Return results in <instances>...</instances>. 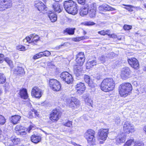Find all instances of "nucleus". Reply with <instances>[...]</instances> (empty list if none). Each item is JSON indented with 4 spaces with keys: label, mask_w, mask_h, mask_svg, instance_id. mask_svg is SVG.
<instances>
[{
    "label": "nucleus",
    "mask_w": 146,
    "mask_h": 146,
    "mask_svg": "<svg viewBox=\"0 0 146 146\" xmlns=\"http://www.w3.org/2000/svg\"><path fill=\"white\" fill-rule=\"evenodd\" d=\"M115 86V82L112 78H108L104 79L101 84V90L105 92L111 91Z\"/></svg>",
    "instance_id": "nucleus-1"
},
{
    "label": "nucleus",
    "mask_w": 146,
    "mask_h": 146,
    "mask_svg": "<svg viewBox=\"0 0 146 146\" xmlns=\"http://www.w3.org/2000/svg\"><path fill=\"white\" fill-rule=\"evenodd\" d=\"M132 89L131 84L129 83H123L121 84L119 87L120 95L122 97H125L130 93Z\"/></svg>",
    "instance_id": "nucleus-2"
},
{
    "label": "nucleus",
    "mask_w": 146,
    "mask_h": 146,
    "mask_svg": "<svg viewBox=\"0 0 146 146\" xmlns=\"http://www.w3.org/2000/svg\"><path fill=\"white\" fill-rule=\"evenodd\" d=\"M95 131L92 129H88L84 134V137L86 139L88 143L93 146L96 145Z\"/></svg>",
    "instance_id": "nucleus-3"
},
{
    "label": "nucleus",
    "mask_w": 146,
    "mask_h": 146,
    "mask_svg": "<svg viewBox=\"0 0 146 146\" xmlns=\"http://www.w3.org/2000/svg\"><path fill=\"white\" fill-rule=\"evenodd\" d=\"M49 85L50 87L54 91H59L61 88L60 82L55 79H50L49 80Z\"/></svg>",
    "instance_id": "nucleus-4"
},
{
    "label": "nucleus",
    "mask_w": 146,
    "mask_h": 146,
    "mask_svg": "<svg viewBox=\"0 0 146 146\" xmlns=\"http://www.w3.org/2000/svg\"><path fill=\"white\" fill-rule=\"evenodd\" d=\"M60 77L68 84H70L73 81L72 75L67 72H62L60 75Z\"/></svg>",
    "instance_id": "nucleus-5"
},
{
    "label": "nucleus",
    "mask_w": 146,
    "mask_h": 146,
    "mask_svg": "<svg viewBox=\"0 0 146 146\" xmlns=\"http://www.w3.org/2000/svg\"><path fill=\"white\" fill-rule=\"evenodd\" d=\"M12 5L11 0H0V10L10 7Z\"/></svg>",
    "instance_id": "nucleus-6"
},
{
    "label": "nucleus",
    "mask_w": 146,
    "mask_h": 146,
    "mask_svg": "<svg viewBox=\"0 0 146 146\" xmlns=\"http://www.w3.org/2000/svg\"><path fill=\"white\" fill-rule=\"evenodd\" d=\"M123 129L125 132L128 133L133 132L135 130L133 125L128 121H126L125 123Z\"/></svg>",
    "instance_id": "nucleus-7"
},
{
    "label": "nucleus",
    "mask_w": 146,
    "mask_h": 146,
    "mask_svg": "<svg viewBox=\"0 0 146 146\" xmlns=\"http://www.w3.org/2000/svg\"><path fill=\"white\" fill-rule=\"evenodd\" d=\"M108 129H100L99 130L98 139L103 141L106 140L108 136Z\"/></svg>",
    "instance_id": "nucleus-8"
},
{
    "label": "nucleus",
    "mask_w": 146,
    "mask_h": 146,
    "mask_svg": "<svg viewBox=\"0 0 146 146\" xmlns=\"http://www.w3.org/2000/svg\"><path fill=\"white\" fill-rule=\"evenodd\" d=\"M61 115V112L57 109L53 110L50 114V118L51 120L54 121H57L60 117Z\"/></svg>",
    "instance_id": "nucleus-9"
},
{
    "label": "nucleus",
    "mask_w": 146,
    "mask_h": 146,
    "mask_svg": "<svg viewBox=\"0 0 146 146\" xmlns=\"http://www.w3.org/2000/svg\"><path fill=\"white\" fill-rule=\"evenodd\" d=\"M76 61L77 64H80L82 65L84 62L85 57L83 52H81L76 56Z\"/></svg>",
    "instance_id": "nucleus-10"
},
{
    "label": "nucleus",
    "mask_w": 146,
    "mask_h": 146,
    "mask_svg": "<svg viewBox=\"0 0 146 146\" xmlns=\"http://www.w3.org/2000/svg\"><path fill=\"white\" fill-rule=\"evenodd\" d=\"M76 90H77V92L80 95L82 94L86 89V87L84 84L80 82L77 84L75 86Z\"/></svg>",
    "instance_id": "nucleus-11"
},
{
    "label": "nucleus",
    "mask_w": 146,
    "mask_h": 146,
    "mask_svg": "<svg viewBox=\"0 0 146 146\" xmlns=\"http://www.w3.org/2000/svg\"><path fill=\"white\" fill-rule=\"evenodd\" d=\"M32 95L36 98H39L42 95V90L38 88L35 87L32 90Z\"/></svg>",
    "instance_id": "nucleus-12"
},
{
    "label": "nucleus",
    "mask_w": 146,
    "mask_h": 146,
    "mask_svg": "<svg viewBox=\"0 0 146 146\" xmlns=\"http://www.w3.org/2000/svg\"><path fill=\"white\" fill-rule=\"evenodd\" d=\"M131 71L129 68L125 67L123 68L121 74V76L125 78H128L130 77Z\"/></svg>",
    "instance_id": "nucleus-13"
},
{
    "label": "nucleus",
    "mask_w": 146,
    "mask_h": 146,
    "mask_svg": "<svg viewBox=\"0 0 146 146\" xmlns=\"http://www.w3.org/2000/svg\"><path fill=\"white\" fill-rule=\"evenodd\" d=\"M128 63L129 65L134 69H137L139 68V64L137 60L135 58H133L129 59L128 60Z\"/></svg>",
    "instance_id": "nucleus-14"
},
{
    "label": "nucleus",
    "mask_w": 146,
    "mask_h": 146,
    "mask_svg": "<svg viewBox=\"0 0 146 146\" xmlns=\"http://www.w3.org/2000/svg\"><path fill=\"white\" fill-rule=\"evenodd\" d=\"M80 102L79 101L75 98H72L70 100L69 106L71 108H77L80 105Z\"/></svg>",
    "instance_id": "nucleus-15"
},
{
    "label": "nucleus",
    "mask_w": 146,
    "mask_h": 146,
    "mask_svg": "<svg viewBox=\"0 0 146 146\" xmlns=\"http://www.w3.org/2000/svg\"><path fill=\"white\" fill-rule=\"evenodd\" d=\"M80 64H77L74 67V73L77 77H78L81 74V71L82 70V66Z\"/></svg>",
    "instance_id": "nucleus-16"
},
{
    "label": "nucleus",
    "mask_w": 146,
    "mask_h": 146,
    "mask_svg": "<svg viewBox=\"0 0 146 146\" xmlns=\"http://www.w3.org/2000/svg\"><path fill=\"white\" fill-rule=\"evenodd\" d=\"M75 3L72 0L65 1L64 3V6L66 11H69L70 8L74 6Z\"/></svg>",
    "instance_id": "nucleus-17"
},
{
    "label": "nucleus",
    "mask_w": 146,
    "mask_h": 146,
    "mask_svg": "<svg viewBox=\"0 0 146 146\" xmlns=\"http://www.w3.org/2000/svg\"><path fill=\"white\" fill-rule=\"evenodd\" d=\"M89 7L88 4H85L83 7H82L80 12V15L82 16H84L86 15L88 13Z\"/></svg>",
    "instance_id": "nucleus-18"
},
{
    "label": "nucleus",
    "mask_w": 146,
    "mask_h": 146,
    "mask_svg": "<svg viewBox=\"0 0 146 146\" xmlns=\"http://www.w3.org/2000/svg\"><path fill=\"white\" fill-rule=\"evenodd\" d=\"M31 140L34 143H37L41 141V137L38 134L33 135L31 136Z\"/></svg>",
    "instance_id": "nucleus-19"
},
{
    "label": "nucleus",
    "mask_w": 146,
    "mask_h": 146,
    "mask_svg": "<svg viewBox=\"0 0 146 146\" xmlns=\"http://www.w3.org/2000/svg\"><path fill=\"white\" fill-rule=\"evenodd\" d=\"M116 140L117 144L124 143L125 141V136L124 134L122 133V134L119 135L116 138Z\"/></svg>",
    "instance_id": "nucleus-20"
},
{
    "label": "nucleus",
    "mask_w": 146,
    "mask_h": 146,
    "mask_svg": "<svg viewBox=\"0 0 146 146\" xmlns=\"http://www.w3.org/2000/svg\"><path fill=\"white\" fill-rule=\"evenodd\" d=\"M96 4L95 3H93L91 5V6L92 9H90V11L89 15L91 18L95 17L96 15V7H95Z\"/></svg>",
    "instance_id": "nucleus-21"
},
{
    "label": "nucleus",
    "mask_w": 146,
    "mask_h": 146,
    "mask_svg": "<svg viewBox=\"0 0 146 146\" xmlns=\"http://www.w3.org/2000/svg\"><path fill=\"white\" fill-rule=\"evenodd\" d=\"M77 4L75 3L74 6L70 8L69 11H66V12L68 13L71 14L73 15H74L76 14L77 13L78 9L77 8Z\"/></svg>",
    "instance_id": "nucleus-22"
},
{
    "label": "nucleus",
    "mask_w": 146,
    "mask_h": 146,
    "mask_svg": "<svg viewBox=\"0 0 146 146\" xmlns=\"http://www.w3.org/2000/svg\"><path fill=\"white\" fill-rule=\"evenodd\" d=\"M19 93L20 96L22 98L24 99H26L28 98V96L26 89H23L20 90Z\"/></svg>",
    "instance_id": "nucleus-23"
},
{
    "label": "nucleus",
    "mask_w": 146,
    "mask_h": 146,
    "mask_svg": "<svg viewBox=\"0 0 146 146\" xmlns=\"http://www.w3.org/2000/svg\"><path fill=\"white\" fill-rule=\"evenodd\" d=\"M52 6L55 12L59 13L61 11L62 9L61 8L60 5L57 2H56L54 3L53 4Z\"/></svg>",
    "instance_id": "nucleus-24"
},
{
    "label": "nucleus",
    "mask_w": 146,
    "mask_h": 146,
    "mask_svg": "<svg viewBox=\"0 0 146 146\" xmlns=\"http://www.w3.org/2000/svg\"><path fill=\"white\" fill-rule=\"evenodd\" d=\"M21 118L19 115H16L11 117L10 119L12 123L14 124L17 123Z\"/></svg>",
    "instance_id": "nucleus-25"
},
{
    "label": "nucleus",
    "mask_w": 146,
    "mask_h": 146,
    "mask_svg": "<svg viewBox=\"0 0 146 146\" xmlns=\"http://www.w3.org/2000/svg\"><path fill=\"white\" fill-rule=\"evenodd\" d=\"M14 72L17 75H22L24 73L23 68L20 67H17L15 69Z\"/></svg>",
    "instance_id": "nucleus-26"
},
{
    "label": "nucleus",
    "mask_w": 146,
    "mask_h": 146,
    "mask_svg": "<svg viewBox=\"0 0 146 146\" xmlns=\"http://www.w3.org/2000/svg\"><path fill=\"white\" fill-rule=\"evenodd\" d=\"M35 6L36 7L38 11H40V9L42 8H44L45 5H44V3L40 1H36L35 2Z\"/></svg>",
    "instance_id": "nucleus-27"
},
{
    "label": "nucleus",
    "mask_w": 146,
    "mask_h": 146,
    "mask_svg": "<svg viewBox=\"0 0 146 146\" xmlns=\"http://www.w3.org/2000/svg\"><path fill=\"white\" fill-rule=\"evenodd\" d=\"M98 64L96 60H92L86 63V68L88 69H89L91 68L94 66Z\"/></svg>",
    "instance_id": "nucleus-28"
},
{
    "label": "nucleus",
    "mask_w": 146,
    "mask_h": 146,
    "mask_svg": "<svg viewBox=\"0 0 146 146\" xmlns=\"http://www.w3.org/2000/svg\"><path fill=\"white\" fill-rule=\"evenodd\" d=\"M89 95L88 94H85L83 96V98L85 102L88 103L90 105H91L92 103V101L89 98Z\"/></svg>",
    "instance_id": "nucleus-29"
},
{
    "label": "nucleus",
    "mask_w": 146,
    "mask_h": 146,
    "mask_svg": "<svg viewBox=\"0 0 146 146\" xmlns=\"http://www.w3.org/2000/svg\"><path fill=\"white\" fill-rule=\"evenodd\" d=\"M9 141L12 142L14 144H17L19 143L20 139L15 137L12 136L9 139Z\"/></svg>",
    "instance_id": "nucleus-30"
},
{
    "label": "nucleus",
    "mask_w": 146,
    "mask_h": 146,
    "mask_svg": "<svg viewBox=\"0 0 146 146\" xmlns=\"http://www.w3.org/2000/svg\"><path fill=\"white\" fill-rule=\"evenodd\" d=\"M75 30V28H74L73 29L67 28L64 30V33H67L69 35H73L74 33Z\"/></svg>",
    "instance_id": "nucleus-31"
},
{
    "label": "nucleus",
    "mask_w": 146,
    "mask_h": 146,
    "mask_svg": "<svg viewBox=\"0 0 146 146\" xmlns=\"http://www.w3.org/2000/svg\"><path fill=\"white\" fill-rule=\"evenodd\" d=\"M123 5L126 6L125 7H124V8L125 9L129 11H133V10L132 9L133 8H139V7H135L130 5Z\"/></svg>",
    "instance_id": "nucleus-32"
},
{
    "label": "nucleus",
    "mask_w": 146,
    "mask_h": 146,
    "mask_svg": "<svg viewBox=\"0 0 146 146\" xmlns=\"http://www.w3.org/2000/svg\"><path fill=\"white\" fill-rule=\"evenodd\" d=\"M39 37L37 35H35L33 37L31 43L32 44H36V42L39 40Z\"/></svg>",
    "instance_id": "nucleus-33"
},
{
    "label": "nucleus",
    "mask_w": 146,
    "mask_h": 146,
    "mask_svg": "<svg viewBox=\"0 0 146 146\" xmlns=\"http://www.w3.org/2000/svg\"><path fill=\"white\" fill-rule=\"evenodd\" d=\"M104 7L105 10V11H113L115 10V8L111 7L106 4H104Z\"/></svg>",
    "instance_id": "nucleus-34"
},
{
    "label": "nucleus",
    "mask_w": 146,
    "mask_h": 146,
    "mask_svg": "<svg viewBox=\"0 0 146 146\" xmlns=\"http://www.w3.org/2000/svg\"><path fill=\"white\" fill-rule=\"evenodd\" d=\"M48 15L49 18H57V16L56 14H55L54 12H52L51 11L49 12Z\"/></svg>",
    "instance_id": "nucleus-35"
},
{
    "label": "nucleus",
    "mask_w": 146,
    "mask_h": 146,
    "mask_svg": "<svg viewBox=\"0 0 146 146\" xmlns=\"http://www.w3.org/2000/svg\"><path fill=\"white\" fill-rule=\"evenodd\" d=\"M115 54L113 52H111L106 53L105 57L106 58H112L115 56Z\"/></svg>",
    "instance_id": "nucleus-36"
},
{
    "label": "nucleus",
    "mask_w": 146,
    "mask_h": 146,
    "mask_svg": "<svg viewBox=\"0 0 146 146\" xmlns=\"http://www.w3.org/2000/svg\"><path fill=\"white\" fill-rule=\"evenodd\" d=\"M88 86L91 88L94 89V87L96 86V84L94 83L93 81L91 80L90 82L88 83Z\"/></svg>",
    "instance_id": "nucleus-37"
},
{
    "label": "nucleus",
    "mask_w": 146,
    "mask_h": 146,
    "mask_svg": "<svg viewBox=\"0 0 146 146\" xmlns=\"http://www.w3.org/2000/svg\"><path fill=\"white\" fill-rule=\"evenodd\" d=\"M6 80V78L3 74H0V84L4 83Z\"/></svg>",
    "instance_id": "nucleus-38"
},
{
    "label": "nucleus",
    "mask_w": 146,
    "mask_h": 146,
    "mask_svg": "<svg viewBox=\"0 0 146 146\" xmlns=\"http://www.w3.org/2000/svg\"><path fill=\"white\" fill-rule=\"evenodd\" d=\"M5 122V119L2 115H0V124L3 125Z\"/></svg>",
    "instance_id": "nucleus-39"
},
{
    "label": "nucleus",
    "mask_w": 146,
    "mask_h": 146,
    "mask_svg": "<svg viewBox=\"0 0 146 146\" xmlns=\"http://www.w3.org/2000/svg\"><path fill=\"white\" fill-rule=\"evenodd\" d=\"M42 56H48L50 55V53L48 51H45L43 52H41Z\"/></svg>",
    "instance_id": "nucleus-40"
},
{
    "label": "nucleus",
    "mask_w": 146,
    "mask_h": 146,
    "mask_svg": "<svg viewBox=\"0 0 146 146\" xmlns=\"http://www.w3.org/2000/svg\"><path fill=\"white\" fill-rule=\"evenodd\" d=\"M22 128H23V127L20 125H17L15 129V132L16 133V132L19 131Z\"/></svg>",
    "instance_id": "nucleus-41"
},
{
    "label": "nucleus",
    "mask_w": 146,
    "mask_h": 146,
    "mask_svg": "<svg viewBox=\"0 0 146 146\" xmlns=\"http://www.w3.org/2000/svg\"><path fill=\"white\" fill-rule=\"evenodd\" d=\"M5 61L9 64L10 67L12 66V62L9 58H6L5 59Z\"/></svg>",
    "instance_id": "nucleus-42"
},
{
    "label": "nucleus",
    "mask_w": 146,
    "mask_h": 146,
    "mask_svg": "<svg viewBox=\"0 0 146 146\" xmlns=\"http://www.w3.org/2000/svg\"><path fill=\"white\" fill-rule=\"evenodd\" d=\"M84 79L85 82L88 83L91 80H90V77L87 75H85L84 76Z\"/></svg>",
    "instance_id": "nucleus-43"
},
{
    "label": "nucleus",
    "mask_w": 146,
    "mask_h": 146,
    "mask_svg": "<svg viewBox=\"0 0 146 146\" xmlns=\"http://www.w3.org/2000/svg\"><path fill=\"white\" fill-rule=\"evenodd\" d=\"M133 146H144V144L142 142L137 141L135 142Z\"/></svg>",
    "instance_id": "nucleus-44"
},
{
    "label": "nucleus",
    "mask_w": 146,
    "mask_h": 146,
    "mask_svg": "<svg viewBox=\"0 0 146 146\" xmlns=\"http://www.w3.org/2000/svg\"><path fill=\"white\" fill-rule=\"evenodd\" d=\"M17 48L18 50L20 51H23L26 50L25 47L22 45H19L17 46Z\"/></svg>",
    "instance_id": "nucleus-45"
},
{
    "label": "nucleus",
    "mask_w": 146,
    "mask_h": 146,
    "mask_svg": "<svg viewBox=\"0 0 146 146\" xmlns=\"http://www.w3.org/2000/svg\"><path fill=\"white\" fill-rule=\"evenodd\" d=\"M98 59L102 63H104L105 61V57L104 55H102L99 57Z\"/></svg>",
    "instance_id": "nucleus-46"
},
{
    "label": "nucleus",
    "mask_w": 146,
    "mask_h": 146,
    "mask_svg": "<svg viewBox=\"0 0 146 146\" xmlns=\"http://www.w3.org/2000/svg\"><path fill=\"white\" fill-rule=\"evenodd\" d=\"M42 56V54H41V52H40L35 55L34 56L33 58L34 59H37L38 58H40Z\"/></svg>",
    "instance_id": "nucleus-47"
},
{
    "label": "nucleus",
    "mask_w": 146,
    "mask_h": 146,
    "mask_svg": "<svg viewBox=\"0 0 146 146\" xmlns=\"http://www.w3.org/2000/svg\"><path fill=\"white\" fill-rule=\"evenodd\" d=\"M124 29L125 30H129L132 28V26L125 25L123 27Z\"/></svg>",
    "instance_id": "nucleus-48"
},
{
    "label": "nucleus",
    "mask_w": 146,
    "mask_h": 146,
    "mask_svg": "<svg viewBox=\"0 0 146 146\" xmlns=\"http://www.w3.org/2000/svg\"><path fill=\"white\" fill-rule=\"evenodd\" d=\"M84 25L88 26L92 25H95V24L93 22L88 21L84 23Z\"/></svg>",
    "instance_id": "nucleus-49"
},
{
    "label": "nucleus",
    "mask_w": 146,
    "mask_h": 146,
    "mask_svg": "<svg viewBox=\"0 0 146 146\" xmlns=\"http://www.w3.org/2000/svg\"><path fill=\"white\" fill-rule=\"evenodd\" d=\"M98 34H101V35H105L106 34L108 35V33H109L108 31H105L104 30L102 31H99V32H98Z\"/></svg>",
    "instance_id": "nucleus-50"
},
{
    "label": "nucleus",
    "mask_w": 146,
    "mask_h": 146,
    "mask_svg": "<svg viewBox=\"0 0 146 146\" xmlns=\"http://www.w3.org/2000/svg\"><path fill=\"white\" fill-rule=\"evenodd\" d=\"M64 125L68 127H70L72 125V123L71 121H68L66 123H63Z\"/></svg>",
    "instance_id": "nucleus-51"
},
{
    "label": "nucleus",
    "mask_w": 146,
    "mask_h": 146,
    "mask_svg": "<svg viewBox=\"0 0 146 146\" xmlns=\"http://www.w3.org/2000/svg\"><path fill=\"white\" fill-rule=\"evenodd\" d=\"M40 9V11H40L41 12H42V13H46V11L47 10V8L46 6H45L44 8L43 9V8H42L41 9Z\"/></svg>",
    "instance_id": "nucleus-52"
},
{
    "label": "nucleus",
    "mask_w": 146,
    "mask_h": 146,
    "mask_svg": "<svg viewBox=\"0 0 146 146\" xmlns=\"http://www.w3.org/2000/svg\"><path fill=\"white\" fill-rule=\"evenodd\" d=\"M134 142L133 139H130L128 141L126 142L127 144L129 146L131 145V144Z\"/></svg>",
    "instance_id": "nucleus-53"
},
{
    "label": "nucleus",
    "mask_w": 146,
    "mask_h": 146,
    "mask_svg": "<svg viewBox=\"0 0 146 146\" xmlns=\"http://www.w3.org/2000/svg\"><path fill=\"white\" fill-rule=\"evenodd\" d=\"M115 121L116 124H118L120 123V118L119 117H116L115 119Z\"/></svg>",
    "instance_id": "nucleus-54"
},
{
    "label": "nucleus",
    "mask_w": 146,
    "mask_h": 146,
    "mask_svg": "<svg viewBox=\"0 0 146 146\" xmlns=\"http://www.w3.org/2000/svg\"><path fill=\"white\" fill-rule=\"evenodd\" d=\"M104 4H103L102 5L98 7L99 10L101 11H105L104 7Z\"/></svg>",
    "instance_id": "nucleus-55"
},
{
    "label": "nucleus",
    "mask_w": 146,
    "mask_h": 146,
    "mask_svg": "<svg viewBox=\"0 0 146 146\" xmlns=\"http://www.w3.org/2000/svg\"><path fill=\"white\" fill-rule=\"evenodd\" d=\"M78 3L80 4L84 5L86 0H77Z\"/></svg>",
    "instance_id": "nucleus-56"
},
{
    "label": "nucleus",
    "mask_w": 146,
    "mask_h": 146,
    "mask_svg": "<svg viewBox=\"0 0 146 146\" xmlns=\"http://www.w3.org/2000/svg\"><path fill=\"white\" fill-rule=\"evenodd\" d=\"M4 88L5 90L7 91L9 88V86L8 83H6L4 84Z\"/></svg>",
    "instance_id": "nucleus-57"
},
{
    "label": "nucleus",
    "mask_w": 146,
    "mask_h": 146,
    "mask_svg": "<svg viewBox=\"0 0 146 146\" xmlns=\"http://www.w3.org/2000/svg\"><path fill=\"white\" fill-rule=\"evenodd\" d=\"M28 115V117L29 118H32L33 117V113L31 112H30L29 113Z\"/></svg>",
    "instance_id": "nucleus-58"
},
{
    "label": "nucleus",
    "mask_w": 146,
    "mask_h": 146,
    "mask_svg": "<svg viewBox=\"0 0 146 146\" xmlns=\"http://www.w3.org/2000/svg\"><path fill=\"white\" fill-rule=\"evenodd\" d=\"M31 40V38L29 37H27L25 39H24V41L29 42Z\"/></svg>",
    "instance_id": "nucleus-59"
},
{
    "label": "nucleus",
    "mask_w": 146,
    "mask_h": 146,
    "mask_svg": "<svg viewBox=\"0 0 146 146\" xmlns=\"http://www.w3.org/2000/svg\"><path fill=\"white\" fill-rule=\"evenodd\" d=\"M24 131H25V130H24V129H23V128H22V129H21L19 131H18L17 132H16V133L17 134V135H19L20 134V133H22V132Z\"/></svg>",
    "instance_id": "nucleus-60"
},
{
    "label": "nucleus",
    "mask_w": 146,
    "mask_h": 146,
    "mask_svg": "<svg viewBox=\"0 0 146 146\" xmlns=\"http://www.w3.org/2000/svg\"><path fill=\"white\" fill-rule=\"evenodd\" d=\"M64 44H61V45H59V46H58L56 47H55V49H57V50H58V49H60V48H61V47H62V46H63Z\"/></svg>",
    "instance_id": "nucleus-61"
},
{
    "label": "nucleus",
    "mask_w": 146,
    "mask_h": 146,
    "mask_svg": "<svg viewBox=\"0 0 146 146\" xmlns=\"http://www.w3.org/2000/svg\"><path fill=\"white\" fill-rule=\"evenodd\" d=\"M26 134V133L25 131H24L22 132V133H21L20 134H19V135H21L22 136H24Z\"/></svg>",
    "instance_id": "nucleus-62"
},
{
    "label": "nucleus",
    "mask_w": 146,
    "mask_h": 146,
    "mask_svg": "<svg viewBox=\"0 0 146 146\" xmlns=\"http://www.w3.org/2000/svg\"><path fill=\"white\" fill-rule=\"evenodd\" d=\"M73 40L75 42H78L80 41V39L79 38H73Z\"/></svg>",
    "instance_id": "nucleus-63"
},
{
    "label": "nucleus",
    "mask_w": 146,
    "mask_h": 146,
    "mask_svg": "<svg viewBox=\"0 0 146 146\" xmlns=\"http://www.w3.org/2000/svg\"><path fill=\"white\" fill-rule=\"evenodd\" d=\"M3 55L0 54V63H1V61L3 60Z\"/></svg>",
    "instance_id": "nucleus-64"
}]
</instances>
